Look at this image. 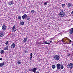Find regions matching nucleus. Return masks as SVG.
I'll return each instance as SVG.
<instances>
[{
    "label": "nucleus",
    "instance_id": "f704fd0d",
    "mask_svg": "<svg viewBox=\"0 0 73 73\" xmlns=\"http://www.w3.org/2000/svg\"><path fill=\"white\" fill-rule=\"evenodd\" d=\"M0 60H1V61H2L3 60V58H1L0 59Z\"/></svg>",
    "mask_w": 73,
    "mask_h": 73
},
{
    "label": "nucleus",
    "instance_id": "a19ab883",
    "mask_svg": "<svg viewBox=\"0 0 73 73\" xmlns=\"http://www.w3.org/2000/svg\"><path fill=\"white\" fill-rule=\"evenodd\" d=\"M26 38H28V36H26Z\"/></svg>",
    "mask_w": 73,
    "mask_h": 73
},
{
    "label": "nucleus",
    "instance_id": "2f4dec72",
    "mask_svg": "<svg viewBox=\"0 0 73 73\" xmlns=\"http://www.w3.org/2000/svg\"><path fill=\"white\" fill-rule=\"evenodd\" d=\"M64 38H63V39H62V42H64Z\"/></svg>",
    "mask_w": 73,
    "mask_h": 73
},
{
    "label": "nucleus",
    "instance_id": "1a4fd4ad",
    "mask_svg": "<svg viewBox=\"0 0 73 73\" xmlns=\"http://www.w3.org/2000/svg\"><path fill=\"white\" fill-rule=\"evenodd\" d=\"M11 48H14L15 47V44L14 43H13L12 44L11 46Z\"/></svg>",
    "mask_w": 73,
    "mask_h": 73
},
{
    "label": "nucleus",
    "instance_id": "f257e3e1",
    "mask_svg": "<svg viewBox=\"0 0 73 73\" xmlns=\"http://www.w3.org/2000/svg\"><path fill=\"white\" fill-rule=\"evenodd\" d=\"M59 16L60 17H64L65 16V13L63 11H61L59 13Z\"/></svg>",
    "mask_w": 73,
    "mask_h": 73
},
{
    "label": "nucleus",
    "instance_id": "de8ad7c7",
    "mask_svg": "<svg viewBox=\"0 0 73 73\" xmlns=\"http://www.w3.org/2000/svg\"><path fill=\"white\" fill-rule=\"evenodd\" d=\"M72 45H73V44H72Z\"/></svg>",
    "mask_w": 73,
    "mask_h": 73
},
{
    "label": "nucleus",
    "instance_id": "58836bf2",
    "mask_svg": "<svg viewBox=\"0 0 73 73\" xmlns=\"http://www.w3.org/2000/svg\"><path fill=\"white\" fill-rule=\"evenodd\" d=\"M32 56H31V57H30V60L32 59Z\"/></svg>",
    "mask_w": 73,
    "mask_h": 73
},
{
    "label": "nucleus",
    "instance_id": "423d86ee",
    "mask_svg": "<svg viewBox=\"0 0 73 73\" xmlns=\"http://www.w3.org/2000/svg\"><path fill=\"white\" fill-rule=\"evenodd\" d=\"M27 17H28V16L27 14H25L23 15V16H22V17L23 20H24L25 19H27Z\"/></svg>",
    "mask_w": 73,
    "mask_h": 73
},
{
    "label": "nucleus",
    "instance_id": "39448f33",
    "mask_svg": "<svg viewBox=\"0 0 73 73\" xmlns=\"http://www.w3.org/2000/svg\"><path fill=\"white\" fill-rule=\"evenodd\" d=\"M73 67V64L72 63H70L68 64V68L70 69H72Z\"/></svg>",
    "mask_w": 73,
    "mask_h": 73
},
{
    "label": "nucleus",
    "instance_id": "e433bc0d",
    "mask_svg": "<svg viewBox=\"0 0 73 73\" xmlns=\"http://www.w3.org/2000/svg\"><path fill=\"white\" fill-rule=\"evenodd\" d=\"M71 14H72V15H73V11H72L71 12Z\"/></svg>",
    "mask_w": 73,
    "mask_h": 73
},
{
    "label": "nucleus",
    "instance_id": "4c0bfd02",
    "mask_svg": "<svg viewBox=\"0 0 73 73\" xmlns=\"http://www.w3.org/2000/svg\"><path fill=\"white\" fill-rule=\"evenodd\" d=\"M46 42H44V43H46Z\"/></svg>",
    "mask_w": 73,
    "mask_h": 73
},
{
    "label": "nucleus",
    "instance_id": "bb28decb",
    "mask_svg": "<svg viewBox=\"0 0 73 73\" xmlns=\"http://www.w3.org/2000/svg\"><path fill=\"white\" fill-rule=\"evenodd\" d=\"M17 62L18 64H21V62H20L19 61H18Z\"/></svg>",
    "mask_w": 73,
    "mask_h": 73
},
{
    "label": "nucleus",
    "instance_id": "f8f14e48",
    "mask_svg": "<svg viewBox=\"0 0 73 73\" xmlns=\"http://www.w3.org/2000/svg\"><path fill=\"white\" fill-rule=\"evenodd\" d=\"M20 24L21 25H24V22L23 21H20Z\"/></svg>",
    "mask_w": 73,
    "mask_h": 73
},
{
    "label": "nucleus",
    "instance_id": "9d476101",
    "mask_svg": "<svg viewBox=\"0 0 73 73\" xmlns=\"http://www.w3.org/2000/svg\"><path fill=\"white\" fill-rule=\"evenodd\" d=\"M73 32V28L71 30H70L69 31V33L70 35H72Z\"/></svg>",
    "mask_w": 73,
    "mask_h": 73
},
{
    "label": "nucleus",
    "instance_id": "dca6fc26",
    "mask_svg": "<svg viewBox=\"0 0 73 73\" xmlns=\"http://www.w3.org/2000/svg\"><path fill=\"white\" fill-rule=\"evenodd\" d=\"M8 49V46H7V47H6L5 48L4 50H7Z\"/></svg>",
    "mask_w": 73,
    "mask_h": 73
},
{
    "label": "nucleus",
    "instance_id": "f3484780",
    "mask_svg": "<svg viewBox=\"0 0 73 73\" xmlns=\"http://www.w3.org/2000/svg\"><path fill=\"white\" fill-rule=\"evenodd\" d=\"M60 68L61 69H64V65H61Z\"/></svg>",
    "mask_w": 73,
    "mask_h": 73
},
{
    "label": "nucleus",
    "instance_id": "4468645a",
    "mask_svg": "<svg viewBox=\"0 0 73 73\" xmlns=\"http://www.w3.org/2000/svg\"><path fill=\"white\" fill-rule=\"evenodd\" d=\"M36 70H37V68H34L32 69V70H31V72H36Z\"/></svg>",
    "mask_w": 73,
    "mask_h": 73
},
{
    "label": "nucleus",
    "instance_id": "7ed1b4c3",
    "mask_svg": "<svg viewBox=\"0 0 73 73\" xmlns=\"http://www.w3.org/2000/svg\"><path fill=\"white\" fill-rule=\"evenodd\" d=\"M54 58L55 60L57 61L60 59V56L57 55H56L54 56Z\"/></svg>",
    "mask_w": 73,
    "mask_h": 73
},
{
    "label": "nucleus",
    "instance_id": "cd10ccee",
    "mask_svg": "<svg viewBox=\"0 0 73 73\" xmlns=\"http://www.w3.org/2000/svg\"><path fill=\"white\" fill-rule=\"evenodd\" d=\"M43 44H50V43L46 42V43H44Z\"/></svg>",
    "mask_w": 73,
    "mask_h": 73
},
{
    "label": "nucleus",
    "instance_id": "49530a36",
    "mask_svg": "<svg viewBox=\"0 0 73 73\" xmlns=\"http://www.w3.org/2000/svg\"><path fill=\"white\" fill-rule=\"evenodd\" d=\"M26 52H27V53H28V52L27 51H26Z\"/></svg>",
    "mask_w": 73,
    "mask_h": 73
},
{
    "label": "nucleus",
    "instance_id": "72a5a7b5",
    "mask_svg": "<svg viewBox=\"0 0 73 73\" xmlns=\"http://www.w3.org/2000/svg\"><path fill=\"white\" fill-rule=\"evenodd\" d=\"M67 56H70V54H68L67 55Z\"/></svg>",
    "mask_w": 73,
    "mask_h": 73
},
{
    "label": "nucleus",
    "instance_id": "c03bdc74",
    "mask_svg": "<svg viewBox=\"0 0 73 73\" xmlns=\"http://www.w3.org/2000/svg\"><path fill=\"white\" fill-rule=\"evenodd\" d=\"M50 42H52V41L51 40L50 41Z\"/></svg>",
    "mask_w": 73,
    "mask_h": 73
},
{
    "label": "nucleus",
    "instance_id": "7c9ffc66",
    "mask_svg": "<svg viewBox=\"0 0 73 73\" xmlns=\"http://www.w3.org/2000/svg\"><path fill=\"white\" fill-rule=\"evenodd\" d=\"M41 42H39V44H43V43H42Z\"/></svg>",
    "mask_w": 73,
    "mask_h": 73
},
{
    "label": "nucleus",
    "instance_id": "c85d7f7f",
    "mask_svg": "<svg viewBox=\"0 0 73 73\" xmlns=\"http://www.w3.org/2000/svg\"><path fill=\"white\" fill-rule=\"evenodd\" d=\"M32 56H33V54H32V53H31V54L30 56H31V57H32Z\"/></svg>",
    "mask_w": 73,
    "mask_h": 73
},
{
    "label": "nucleus",
    "instance_id": "6ab92c4d",
    "mask_svg": "<svg viewBox=\"0 0 73 73\" xmlns=\"http://www.w3.org/2000/svg\"><path fill=\"white\" fill-rule=\"evenodd\" d=\"M4 52V50H2L1 51L0 53L1 54H3V53Z\"/></svg>",
    "mask_w": 73,
    "mask_h": 73
},
{
    "label": "nucleus",
    "instance_id": "412c9836",
    "mask_svg": "<svg viewBox=\"0 0 73 73\" xmlns=\"http://www.w3.org/2000/svg\"><path fill=\"white\" fill-rule=\"evenodd\" d=\"M16 30H17L16 28L14 29H13V32H15V31H16Z\"/></svg>",
    "mask_w": 73,
    "mask_h": 73
},
{
    "label": "nucleus",
    "instance_id": "393cba45",
    "mask_svg": "<svg viewBox=\"0 0 73 73\" xmlns=\"http://www.w3.org/2000/svg\"><path fill=\"white\" fill-rule=\"evenodd\" d=\"M9 43V41H7V42H6L5 43V45H8V43Z\"/></svg>",
    "mask_w": 73,
    "mask_h": 73
},
{
    "label": "nucleus",
    "instance_id": "4be33fe9",
    "mask_svg": "<svg viewBox=\"0 0 73 73\" xmlns=\"http://www.w3.org/2000/svg\"><path fill=\"white\" fill-rule=\"evenodd\" d=\"M65 6H66V5H65V4H63L62 5V7L63 8H64V7H65Z\"/></svg>",
    "mask_w": 73,
    "mask_h": 73
},
{
    "label": "nucleus",
    "instance_id": "37998d69",
    "mask_svg": "<svg viewBox=\"0 0 73 73\" xmlns=\"http://www.w3.org/2000/svg\"><path fill=\"white\" fill-rule=\"evenodd\" d=\"M62 41V40H59V41H60V42H61V41Z\"/></svg>",
    "mask_w": 73,
    "mask_h": 73
},
{
    "label": "nucleus",
    "instance_id": "6e6552de",
    "mask_svg": "<svg viewBox=\"0 0 73 73\" xmlns=\"http://www.w3.org/2000/svg\"><path fill=\"white\" fill-rule=\"evenodd\" d=\"M72 4L71 3H68L67 5V7L68 8H72Z\"/></svg>",
    "mask_w": 73,
    "mask_h": 73
},
{
    "label": "nucleus",
    "instance_id": "0eeeda50",
    "mask_svg": "<svg viewBox=\"0 0 73 73\" xmlns=\"http://www.w3.org/2000/svg\"><path fill=\"white\" fill-rule=\"evenodd\" d=\"M4 36V32L2 31H0V37Z\"/></svg>",
    "mask_w": 73,
    "mask_h": 73
},
{
    "label": "nucleus",
    "instance_id": "a878e982",
    "mask_svg": "<svg viewBox=\"0 0 73 73\" xmlns=\"http://www.w3.org/2000/svg\"><path fill=\"white\" fill-rule=\"evenodd\" d=\"M47 4V3L46 2H45V3L44 4V5H46Z\"/></svg>",
    "mask_w": 73,
    "mask_h": 73
},
{
    "label": "nucleus",
    "instance_id": "20e7f679",
    "mask_svg": "<svg viewBox=\"0 0 73 73\" xmlns=\"http://www.w3.org/2000/svg\"><path fill=\"white\" fill-rule=\"evenodd\" d=\"M14 1H9V5L10 6L11 5H13V4H14Z\"/></svg>",
    "mask_w": 73,
    "mask_h": 73
},
{
    "label": "nucleus",
    "instance_id": "a18cd8bd",
    "mask_svg": "<svg viewBox=\"0 0 73 73\" xmlns=\"http://www.w3.org/2000/svg\"><path fill=\"white\" fill-rule=\"evenodd\" d=\"M33 72H34V73H36V71H34Z\"/></svg>",
    "mask_w": 73,
    "mask_h": 73
},
{
    "label": "nucleus",
    "instance_id": "9b49d317",
    "mask_svg": "<svg viewBox=\"0 0 73 73\" xmlns=\"http://www.w3.org/2000/svg\"><path fill=\"white\" fill-rule=\"evenodd\" d=\"M6 28H7V27H6V26H5V25H3L2 26V29L3 31H5V30H6Z\"/></svg>",
    "mask_w": 73,
    "mask_h": 73
},
{
    "label": "nucleus",
    "instance_id": "c9c22d12",
    "mask_svg": "<svg viewBox=\"0 0 73 73\" xmlns=\"http://www.w3.org/2000/svg\"><path fill=\"white\" fill-rule=\"evenodd\" d=\"M72 42V40H70L69 42H70H70Z\"/></svg>",
    "mask_w": 73,
    "mask_h": 73
},
{
    "label": "nucleus",
    "instance_id": "79ce46f5",
    "mask_svg": "<svg viewBox=\"0 0 73 73\" xmlns=\"http://www.w3.org/2000/svg\"><path fill=\"white\" fill-rule=\"evenodd\" d=\"M26 51H25V53H26Z\"/></svg>",
    "mask_w": 73,
    "mask_h": 73
},
{
    "label": "nucleus",
    "instance_id": "c756f323",
    "mask_svg": "<svg viewBox=\"0 0 73 73\" xmlns=\"http://www.w3.org/2000/svg\"><path fill=\"white\" fill-rule=\"evenodd\" d=\"M32 68H30L29 70V71H31V70H32Z\"/></svg>",
    "mask_w": 73,
    "mask_h": 73
},
{
    "label": "nucleus",
    "instance_id": "ea45409f",
    "mask_svg": "<svg viewBox=\"0 0 73 73\" xmlns=\"http://www.w3.org/2000/svg\"><path fill=\"white\" fill-rule=\"evenodd\" d=\"M36 73H39V72H38V71H37L36 72Z\"/></svg>",
    "mask_w": 73,
    "mask_h": 73
},
{
    "label": "nucleus",
    "instance_id": "ddd939ff",
    "mask_svg": "<svg viewBox=\"0 0 73 73\" xmlns=\"http://www.w3.org/2000/svg\"><path fill=\"white\" fill-rule=\"evenodd\" d=\"M4 65H5V64L4 62H3V63H0V67H2Z\"/></svg>",
    "mask_w": 73,
    "mask_h": 73
},
{
    "label": "nucleus",
    "instance_id": "473e14b6",
    "mask_svg": "<svg viewBox=\"0 0 73 73\" xmlns=\"http://www.w3.org/2000/svg\"><path fill=\"white\" fill-rule=\"evenodd\" d=\"M30 18H28L27 19V20H30Z\"/></svg>",
    "mask_w": 73,
    "mask_h": 73
},
{
    "label": "nucleus",
    "instance_id": "5701e85b",
    "mask_svg": "<svg viewBox=\"0 0 73 73\" xmlns=\"http://www.w3.org/2000/svg\"><path fill=\"white\" fill-rule=\"evenodd\" d=\"M15 27H16V26L14 25L13 26V27L11 29L12 30H13V29L15 28Z\"/></svg>",
    "mask_w": 73,
    "mask_h": 73
},
{
    "label": "nucleus",
    "instance_id": "2eb2a0df",
    "mask_svg": "<svg viewBox=\"0 0 73 73\" xmlns=\"http://www.w3.org/2000/svg\"><path fill=\"white\" fill-rule=\"evenodd\" d=\"M28 40V39L27 38H24V40L23 41V42H27V40Z\"/></svg>",
    "mask_w": 73,
    "mask_h": 73
},
{
    "label": "nucleus",
    "instance_id": "f03ea898",
    "mask_svg": "<svg viewBox=\"0 0 73 73\" xmlns=\"http://www.w3.org/2000/svg\"><path fill=\"white\" fill-rule=\"evenodd\" d=\"M57 66V69H56V72H58L60 69V67H61V64L60 63H58L56 65Z\"/></svg>",
    "mask_w": 73,
    "mask_h": 73
},
{
    "label": "nucleus",
    "instance_id": "b1692460",
    "mask_svg": "<svg viewBox=\"0 0 73 73\" xmlns=\"http://www.w3.org/2000/svg\"><path fill=\"white\" fill-rule=\"evenodd\" d=\"M34 10H32L31 11V13L32 14H33V13H34Z\"/></svg>",
    "mask_w": 73,
    "mask_h": 73
},
{
    "label": "nucleus",
    "instance_id": "aec40b11",
    "mask_svg": "<svg viewBox=\"0 0 73 73\" xmlns=\"http://www.w3.org/2000/svg\"><path fill=\"white\" fill-rule=\"evenodd\" d=\"M52 69H55L56 68V66L54 65H53L52 66Z\"/></svg>",
    "mask_w": 73,
    "mask_h": 73
},
{
    "label": "nucleus",
    "instance_id": "a211bd4d",
    "mask_svg": "<svg viewBox=\"0 0 73 73\" xmlns=\"http://www.w3.org/2000/svg\"><path fill=\"white\" fill-rule=\"evenodd\" d=\"M21 17L20 16H18V19L19 20H21Z\"/></svg>",
    "mask_w": 73,
    "mask_h": 73
}]
</instances>
